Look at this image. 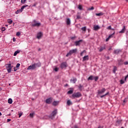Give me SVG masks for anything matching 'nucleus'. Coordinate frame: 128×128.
<instances>
[{"instance_id": "1", "label": "nucleus", "mask_w": 128, "mask_h": 128, "mask_svg": "<svg viewBox=\"0 0 128 128\" xmlns=\"http://www.w3.org/2000/svg\"><path fill=\"white\" fill-rule=\"evenodd\" d=\"M80 96H82V94H80V92L74 93L72 94V97L73 98H80Z\"/></svg>"}, {"instance_id": "2", "label": "nucleus", "mask_w": 128, "mask_h": 128, "mask_svg": "<svg viewBox=\"0 0 128 128\" xmlns=\"http://www.w3.org/2000/svg\"><path fill=\"white\" fill-rule=\"evenodd\" d=\"M76 52H78V49L75 48V49H73L72 50H70L69 52L66 55V56H72V54H76Z\"/></svg>"}, {"instance_id": "3", "label": "nucleus", "mask_w": 128, "mask_h": 128, "mask_svg": "<svg viewBox=\"0 0 128 128\" xmlns=\"http://www.w3.org/2000/svg\"><path fill=\"white\" fill-rule=\"evenodd\" d=\"M12 64H6V68L8 72H12Z\"/></svg>"}, {"instance_id": "4", "label": "nucleus", "mask_w": 128, "mask_h": 128, "mask_svg": "<svg viewBox=\"0 0 128 128\" xmlns=\"http://www.w3.org/2000/svg\"><path fill=\"white\" fill-rule=\"evenodd\" d=\"M68 66V64H66V62H63L61 64L60 67L61 68H66Z\"/></svg>"}, {"instance_id": "5", "label": "nucleus", "mask_w": 128, "mask_h": 128, "mask_svg": "<svg viewBox=\"0 0 128 128\" xmlns=\"http://www.w3.org/2000/svg\"><path fill=\"white\" fill-rule=\"evenodd\" d=\"M36 65L34 64L29 66L28 67V68H27V70H36Z\"/></svg>"}, {"instance_id": "6", "label": "nucleus", "mask_w": 128, "mask_h": 128, "mask_svg": "<svg viewBox=\"0 0 128 128\" xmlns=\"http://www.w3.org/2000/svg\"><path fill=\"white\" fill-rule=\"evenodd\" d=\"M56 114H58V110L55 109L51 114L52 118L56 116Z\"/></svg>"}, {"instance_id": "7", "label": "nucleus", "mask_w": 128, "mask_h": 128, "mask_svg": "<svg viewBox=\"0 0 128 128\" xmlns=\"http://www.w3.org/2000/svg\"><path fill=\"white\" fill-rule=\"evenodd\" d=\"M106 90L104 88H103L102 90H98V94H104V92H106Z\"/></svg>"}, {"instance_id": "8", "label": "nucleus", "mask_w": 128, "mask_h": 128, "mask_svg": "<svg viewBox=\"0 0 128 128\" xmlns=\"http://www.w3.org/2000/svg\"><path fill=\"white\" fill-rule=\"evenodd\" d=\"M82 42V40L75 42V46H80V42Z\"/></svg>"}, {"instance_id": "9", "label": "nucleus", "mask_w": 128, "mask_h": 128, "mask_svg": "<svg viewBox=\"0 0 128 128\" xmlns=\"http://www.w3.org/2000/svg\"><path fill=\"white\" fill-rule=\"evenodd\" d=\"M120 52H122V50L120 49L114 50V54H120Z\"/></svg>"}, {"instance_id": "10", "label": "nucleus", "mask_w": 128, "mask_h": 128, "mask_svg": "<svg viewBox=\"0 0 128 128\" xmlns=\"http://www.w3.org/2000/svg\"><path fill=\"white\" fill-rule=\"evenodd\" d=\"M118 66H122V64H124V60L122 59H119L118 60Z\"/></svg>"}, {"instance_id": "11", "label": "nucleus", "mask_w": 128, "mask_h": 128, "mask_svg": "<svg viewBox=\"0 0 128 128\" xmlns=\"http://www.w3.org/2000/svg\"><path fill=\"white\" fill-rule=\"evenodd\" d=\"M42 36V32H40L38 33L37 38H38V40L40 39Z\"/></svg>"}, {"instance_id": "12", "label": "nucleus", "mask_w": 128, "mask_h": 128, "mask_svg": "<svg viewBox=\"0 0 128 128\" xmlns=\"http://www.w3.org/2000/svg\"><path fill=\"white\" fill-rule=\"evenodd\" d=\"M26 6H28V5H24L20 9L18 10H19V12H22V11L24 10V8H26Z\"/></svg>"}, {"instance_id": "13", "label": "nucleus", "mask_w": 128, "mask_h": 128, "mask_svg": "<svg viewBox=\"0 0 128 128\" xmlns=\"http://www.w3.org/2000/svg\"><path fill=\"white\" fill-rule=\"evenodd\" d=\"M52 98H48V99L46 100V104H52Z\"/></svg>"}, {"instance_id": "14", "label": "nucleus", "mask_w": 128, "mask_h": 128, "mask_svg": "<svg viewBox=\"0 0 128 128\" xmlns=\"http://www.w3.org/2000/svg\"><path fill=\"white\" fill-rule=\"evenodd\" d=\"M126 32V26H124L122 29L119 32V34H124Z\"/></svg>"}, {"instance_id": "15", "label": "nucleus", "mask_w": 128, "mask_h": 128, "mask_svg": "<svg viewBox=\"0 0 128 128\" xmlns=\"http://www.w3.org/2000/svg\"><path fill=\"white\" fill-rule=\"evenodd\" d=\"M41 24H42L40 22H38L36 24H32V26H40Z\"/></svg>"}, {"instance_id": "16", "label": "nucleus", "mask_w": 128, "mask_h": 128, "mask_svg": "<svg viewBox=\"0 0 128 128\" xmlns=\"http://www.w3.org/2000/svg\"><path fill=\"white\" fill-rule=\"evenodd\" d=\"M34 64L35 65L36 68L42 66V64L40 63V62H38V63H34Z\"/></svg>"}, {"instance_id": "17", "label": "nucleus", "mask_w": 128, "mask_h": 128, "mask_svg": "<svg viewBox=\"0 0 128 128\" xmlns=\"http://www.w3.org/2000/svg\"><path fill=\"white\" fill-rule=\"evenodd\" d=\"M76 78H73L72 79H71L70 80V82H72V84H76Z\"/></svg>"}, {"instance_id": "18", "label": "nucleus", "mask_w": 128, "mask_h": 128, "mask_svg": "<svg viewBox=\"0 0 128 128\" xmlns=\"http://www.w3.org/2000/svg\"><path fill=\"white\" fill-rule=\"evenodd\" d=\"M66 24L70 26V18H67L66 20Z\"/></svg>"}, {"instance_id": "19", "label": "nucleus", "mask_w": 128, "mask_h": 128, "mask_svg": "<svg viewBox=\"0 0 128 128\" xmlns=\"http://www.w3.org/2000/svg\"><path fill=\"white\" fill-rule=\"evenodd\" d=\"M94 30H100V28L98 25H96L94 26Z\"/></svg>"}, {"instance_id": "20", "label": "nucleus", "mask_w": 128, "mask_h": 128, "mask_svg": "<svg viewBox=\"0 0 128 128\" xmlns=\"http://www.w3.org/2000/svg\"><path fill=\"white\" fill-rule=\"evenodd\" d=\"M85 60H88V56H84L83 58V62H85Z\"/></svg>"}, {"instance_id": "21", "label": "nucleus", "mask_w": 128, "mask_h": 128, "mask_svg": "<svg viewBox=\"0 0 128 128\" xmlns=\"http://www.w3.org/2000/svg\"><path fill=\"white\" fill-rule=\"evenodd\" d=\"M82 30L83 33L84 34L86 32V26H84L81 28Z\"/></svg>"}, {"instance_id": "22", "label": "nucleus", "mask_w": 128, "mask_h": 128, "mask_svg": "<svg viewBox=\"0 0 128 128\" xmlns=\"http://www.w3.org/2000/svg\"><path fill=\"white\" fill-rule=\"evenodd\" d=\"M116 70H118V68H116V66H114L113 68L114 74H116Z\"/></svg>"}, {"instance_id": "23", "label": "nucleus", "mask_w": 128, "mask_h": 128, "mask_svg": "<svg viewBox=\"0 0 128 128\" xmlns=\"http://www.w3.org/2000/svg\"><path fill=\"white\" fill-rule=\"evenodd\" d=\"M96 16H104V13L102 12H100V13H96Z\"/></svg>"}, {"instance_id": "24", "label": "nucleus", "mask_w": 128, "mask_h": 128, "mask_svg": "<svg viewBox=\"0 0 128 128\" xmlns=\"http://www.w3.org/2000/svg\"><path fill=\"white\" fill-rule=\"evenodd\" d=\"M128 98H125L123 101L122 105L124 106L126 104V103L128 102Z\"/></svg>"}, {"instance_id": "25", "label": "nucleus", "mask_w": 128, "mask_h": 128, "mask_svg": "<svg viewBox=\"0 0 128 128\" xmlns=\"http://www.w3.org/2000/svg\"><path fill=\"white\" fill-rule=\"evenodd\" d=\"M20 50H17L16 51L14 54V56H16L17 54H20Z\"/></svg>"}, {"instance_id": "26", "label": "nucleus", "mask_w": 128, "mask_h": 128, "mask_svg": "<svg viewBox=\"0 0 128 128\" xmlns=\"http://www.w3.org/2000/svg\"><path fill=\"white\" fill-rule=\"evenodd\" d=\"M94 80V76H90L88 78V80Z\"/></svg>"}, {"instance_id": "27", "label": "nucleus", "mask_w": 128, "mask_h": 128, "mask_svg": "<svg viewBox=\"0 0 128 128\" xmlns=\"http://www.w3.org/2000/svg\"><path fill=\"white\" fill-rule=\"evenodd\" d=\"M106 48V46L100 47V49L99 50V52H102V50H104Z\"/></svg>"}, {"instance_id": "28", "label": "nucleus", "mask_w": 128, "mask_h": 128, "mask_svg": "<svg viewBox=\"0 0 128 128\" xmlns=\"http://www.w3.org/2000/svg\"><path fill=\"white\" fill-rule=\"evenodd\" d=\"M67 104L68 106H70L71 104H72V103L70 102V100H68L67 101Z\"/></svg>"}, {"instance_id": "29", "label": "nucleus", "mask_w": 128, "mask_h": 128, "mask_svg": "<svg viewBox=\"0 0 128 128\" xmlns=\"http://www.w3.org/2000/svg\"><path fill=\"white\" fill-rule=\"evenodd\" d=\"M58 101H54L53 102V106H58Z\"/></svg>"}, {"instance_id": "30", "label": "nucleus", "mask_w": 128, "mask_h": 128, "mask_svg": "<svg viewBox=\"0 0 128 128\" xmlns=\"http://www.w3.org/2000/svg\"><path fill=\"white\" fill-rule=\"evenodd\" d=\"M7 22L8 24H12V20H11L10 19H8Z\"/></svg>"}, {"instance_id": "31", "label": "nucleus", "mask_w": 128, "mask_h": 128, "mask_svg": "<svg viewBox=\"0 0 128 128\" xmlns=\"http://www.w3.org/2000/svg\"><path fill=\"white\" fill-rule=\"evenodd\" d=\"M8 104H12V98H9V99L8 100Z\"/></svg>"}, {"instance_id": "32", "label": "nucleus", "mask_w": 128, "mask_h": 128, "mask_svg": "<svg viewBox=\"0 0 128 128\" xmlns=\"http://www.w3.org/2000/svg\"><path fill=\"white\" fill-rule=\"evenodd\" d=\"M74 92V91L72 90H70L68 92L67 94H72Z\"/></svg>"}, {"instance_id": "33", "label": "nucleus", "mask_w": 128, "mask_h": 128, "mask_svg": "<svg viewBox=\"0 0 128 128\" xmlns=\"http://www.w3.org/2000/svg\"><path fill=\"white\" fill-rule=\"evenodd\" d=\"M78 8L80 10H82V5H80V4L78 5Z\"/></svg>"}, {"instance_id": "34", "label": "nucleus", "mask_w": 128, "mask_h": 128, "mask_svg": "<svg viewBox=\"0 0 128 128\" xmlns=\"http://www.w3.org/2000/svg\"><path fill=\"white\" fill-rule=\"evenodd\" d=\"M94 80L95 82H98V76H96L94 77Z\"/></svg>"}, {"instance_id": "35", "label": "nucleus", "mask_w": 128, "mask_h": 128, "mask_svg": "<svg viewBox=\"0 0 128 128\" xmlns=\"http://www.w3.org/2000/svg\"><path fill=\"white\" fill-rule=\"evenodd\" d=\"M107 30H114V29L112 28V26H108V28H107Z\"/></svg>"}, {"instance_id": "36", "label": "nucleus", "mask_w": 128, "mask_h": 128, "mask_svg": "<svg viewBox=\"0 0 128 128\" xmlns=\"http://www.w3.org/2000/svg\"><path fill=\"white\" fill-rule=\"evenodd\" d=\"M30 118H34V113H30Z\"/></svg>"}, {"instance_id": "37", "label": "nucleus", "mask_w": 128, "mask_h": 128, "mask_svg": "<svg viewBox=\"0 0 128 128\" xmlns=\"http://www.w3.org/2000/svg\"><path fill=\"white\" fill-rule=\"evenodd\" d=\"M124 80H120V84H124Z\"/></svg>"}, {"instance_id": "38", "label": "nucleus", "mask_w": 128, "mask_h": 128, "mask_svg": "<svg viewBox=\"0 0 128 128\" xmlns=\"http://www.w3.org/2000/svg\"><path fill=\"white\" fill-rule=\"evenodd\" d=\"M94 10V6H92L88 9V10Z\"/></svg>"}, {"instance_id": "39", "label": "nucleus", "mask_w": 128, "mask_h": 128, "mask_svg": "<svg viewBox=\"0 0 128 128\" xmlns=\"http://www.w3.org/2000/svg\"><path fill=\"white\" fill-rule=\"evenodd\" d=\"M26 2V0H21L22 4H24Z\"/></svg>"}, {"instance_id": "40", "label": "nucleus", "mask_w": 128, "mask_h": 128, "mask_svg": "<svg viewBox=\"0 0 128 128\" xmlns=\"http://www.w3.org/2000/svg\"><path fill=\"white\" fill-rule=\"evenodd\" d=\"M84 86H82V84H80L78 86V88H80V90H82V88Z\"/></svg>"}, {"instance_id": "41", "label": "nucleus", "mask_w": 128, "mask_h": 128, "mask_svg": "<svg viewBox=\"0 0 128 128\" xmlns=\"http://www.w3.org/2000/svg\"><path fill=\"white\" fill-rule=\"evenodd\" d=\"M16 36H20V32H17V33L16 34Z\"/></svg>"}, {"instance_id": "42", "label": "nucleus", "mask_w": 128, "mask_h": 128, "mask_svg": "<svg viewBox=\"0 0 128 128\" xmlns=\"http://www.w3.org/2000/svg\"><path fill=\"white\" fill-rule=\"evenodd\" d=\"M114 32L112 34H111V35H110L109 36H108V38H112V36L114 35Z\"/></svg>"}, {"instance_id": "43", "label": "nucleus", "mask_w": 128, "mask_h": 128, "mask_svg": "<svg viewBox=\"0 0 128 128\" xmlns=\"http://www.w3.org/2000/svg\"><path fill=\"white\" fill-rule=\"evenodd\" d=\"M20 63H18V64H17L16 65V68H20Z\"/></svg>"}, {"instance_id": "44", "label": "nucleus", "mask_w": 128, "mask_h": 128, "mask_svg": "<svg viewBox=\"0 0 128 128\" xmlns=\"http://www.w3.org/2000/svg\"><path fill=\"white\" fill-rule=\"evenodd\" d=\"M80 15H77L76 16V19L77 20H80Z\"/></svg>"}, {"instance_id": "45", "label": "nucleus", "mask_w": 128, "mask_h": 128, "mask_svg": "<svg viewBox=\"0 0 128 128\" xmlns=\"http://www.w3.org/2000/svg\"><path fill=\"white\" fill-rule=\"evenodd\" d=\"M86 50H83L82 52L80 53V56H82V54H84V52H85Z\"/></svg>"}, {"instance_id": "46", "label": "nucleus", "mask_w": 128, "mask_h": 128, "mask_svg": "<svg viewBox=\"0 0 128 128\" xmlns=\"http://www.w3.org/2000/svg\"><path fill=\"white\" fill-rule=\"evenodd\" d=\"M2 32H4V30H6V28L4 27L2 28Z\"/></svg>"}, {"instance_id": "47", "label": "nucleus", "mask_w": 128, "mask_h": 128, "mask_svg": "<svg viewBox=\"0 0 128 128\" xmlns=\"http://www.w3.org/2000/svg\"><path fill=\"white\" fill-rule=\"evenodd\" d=\"M128 78V74L125 76V78H124V81L125 82H126V78Z\"/></svg>"}, {"instance_id": "48", "label": "nucleus", "mask_w": 128, "mask_h": 128, "mask_svg": "<svg viewBox=\"0 0 128 128\" xmlns=\"http://www.w3.org/2000/svg\"><path fill=\"white\" fill-rule=\"evenodd\" d=\"M22 116V112H20L19 114L18 118H20V116Z\"/></svg>"}, {"instance_id": "49", "label": "nucleus", "mask_w": 128, "mask_h": 128, "mask_svg": "<svg viewBox=\"0 0 128 128\" xmlns=\"http://www.w3.org/2000/svg\"><path fill=\"white\" fill-rule=\"evenodd\" d=\"M16 14H20V10H17V11L16 12Z\"/></svg>"}, {"instance_id": "50", "label": "nucleus", "mask_w": 128, "mask_h": 128, "mask_svg": "<svg viewBox=\"0 0 128 128\" xmlns=\"http://www.w3.org/2000/svg\"><path fill=\"white\" fill-rule=\"evenodd\" d=\"M76 36H73V37H71V40H74V38H76Z\"/></svg>"}, {"instance_id": "51", "label": "nucleus", "mask_w": 128, "mask_h": 128, "mask_svg": "<svg viewBox=\"0 0 128 128\" xmlns=\"http://www.w3.org/2000/svg\"><path fill=\"white\" fill-rule=\"evenodd\" d=\"M54 70H55V72H58V68H56L54 69Z\"/></svg>"}, {"instance_id": "52", "label": "nucleus", "mask_w": 128, "mask_h": 128, "mask_svg": "<svg viewBox=\"0 0 128 128\" xmlns=\"http://www.w3.org/2000/svg\"><path fill=\"white\" fill-rule=\"evenodd\" d=\"M18 70V68L16 67H14V72H16Z\"/></svg>"}, {"instance_id": "53", "label": "nucleus", "mask_w": 128, "mask_h": 128, "mask_svg": "<svg viewBox=\"0 0 128 128\" xmlns=\"http://www.w3.org/2000/svg\"><path fill=\"white\" fill-rule=\"evenodd\" d=\"M124 64L125 66H127V64H128V62H124Z\"/></svg>"}, {"instance_id": "54", "label": "nucleus", "mask_w": 128, "mask_h": 128, "mask_svg": "<svg viewBox=\"0 0 128 128\" xmlns=\"http://www.w3.org/2000/svg\"><path fill=\"white\" fill-rule=\"evenodd\" d=\"M33 22H34V24H38V22H36V20H33Z\"/></svg>"}, {"instance_id": "55", "label": "nucleus", "mask_w": 128, "mask_h": 128, "mask_svg": "<svg viewBox=\"0 0 128 128\" xmlns=\"http://www.w3.org/2000/svg\"><path fill=\"white\" fill-rule=\"evenodd\" d=\"M110 38L108 37L106 39V42H108V40H110Z\"/></svg>"}, {"instance_id": "56", "label": "nucleus", "mask_w": 128, "mask_h": 128, "mask_svg": "<svg viewBox=\"0 0 128 128\" xmlns=\"http://www.w3.org/2000/svg\"><path fill=\"white\" fill-rule=\"evenodd\" d=\"M104 96H106V94H104L103 96H100L101 98H104Z\"/></svg>"}, {"instance_id": "57", "label": "nucleus", "mask_w": 128, "mask_h": 128, "mask_svg": "<svg viewBox=\"0 0 128 128\" xmlns=\"http://www.w3.org/2000/svg\"><path fill=\"white\" fill-rule=\"evenodd\" d=\"M10 120H10V119H8L7 120V121H8V122H10Z\"/></svg>"}, {"instance_id": "58", "label": "nucleus", "mask_w": 128, "mask_h": 128, "mask_svg": "<svg viewBox=\"0 0 128 128\" xmlns=\"http://www.w3.org/2000/svg\"><path fill=\"white\" fill-rule=\"evenodd\" d=\"M74 128H78V126H74Z\"/></svg>"}, {"instance_id": "59", "label": "nucleus", "mask_w": 128, "mask_h": 128, "mask_svg": "<svg viewBox=\"0 0 128 128\" xmlns=\"http://www.w3.org/2000/svg\"><path fill=\"white\" fill-rule=\"evenodd\" d=\"M108 94H109V92H108L107 93H106V94H105V96H108Z\"/></svg>"}, {"instance_id": "60", "label": "nucleus", "mask_w": 128, "mask_h": 128, "mask_svg": "<svg viewBox=\"0 0 128 128\" xmlns=\"http://www.w3.org/2000/svg\"><path fill=\"white\" fill-rule=\"evenodd\" d=\"M38 52H40V50H42V49H40V48H38Z\"/></svg>"}, {"instance_id": "61", "label": "nucleus", "mask_w": 128, "mask_h": 128, "mask_svg": "<svg viewBox=\"0 0 128 128\" xmlns=\"http://www.w3.org/2000/svg\"><path fill=\"white\" fill-rule=\"evenodd\" d=\"M13 41L16 42V38H13Z\"/></svg>"}, {"instance_id": "62", "label": "nucleus", "mask_w": 128, "mask_h": 128, "mask_svg": "<svg viewBox=\"0 0 128 128\" xmlns=\"http://www.w3.org/2000/svg\"><path fill=\"white\" fill-rule=\"evenodd\" d=\"M36 6V4H34L33 5V6Z\"/></svg>"}, {"instance_id": "63", "label": "nucleus", "mask_w": 128, "mask_h": 128, "mask_svg": "<svg viewBox=\"0 0 128 128\" xmlns=\"http://www.w3.org/2000/svg\"><path fill=\"white\" fill-rule=\"evenodd\" d=\"M98 128H102V126H99L98 127Z\"/></svg>"}, {"instance_id": "64", "label": "nucleus", "mask_w": 128, "mask_h": 128, "mask_svg": "<svg viewBox=\"0 0 128 128\" xmlns=\"http://www.w3.org/2000/svg\"><path fill=\"white\" fill-rule=\"evenodd\" d=\"M112 50V48H110L108 49V50Z\"/></svg>"}]
</instances>
